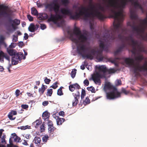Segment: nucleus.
<instances>
[{"label": "nucleus", "mask_w": 147, "mask_h": 147, "mask_svg": "<svg viewBox=\"0 0 147 147\" xmlns=\"http://www.w3.org/2000/svg\"><path fill=\"white\" fill-rule=\"evenodd\" d=\"M103 3L94 5L90 4L87 8H80L71 18H78L80 16L85 17H100L101 14L100 11L105 9L111 11V17L117 18L123 16L122 9L128 2L131 3L136 8L142 10V8L137 0H102Z\"/></svg>", "instance_id": "obj_1"}, {"label": "nucleus", "mask_w": 147, "mask_h": 147, "mask_svg": "<svg viewBox=\"0 0 147 147\" xmlns=\"http://www.w3.org/2000/svg\"><path fill=\"white\" fill-rule=\"evenodd\" d=\"M67 34L69 39L77 45V51L78 54L84 59H93V56L96 57L99 62L103 61L105 58L102 55L101 51L92 49L90 52H88L90 47H86L84 44L88 40L87 34L85 31L82 33L80 28L75 27L73 32L68 30Z\"/></svg>", "instance_id": "obj_2"}, {"label": "nucleus", "mask_w": 147, "mask_h": 147, "mask_svg": "<svg viewBox=\"0 0 147 147\" xmlns=\"http://www.w3.org/2000/svg\"><path fill=\"white\" fill-rule=\"evenodd\" d=\"M114 19L113 23V28L110 30L105 29L103 37L106 38L108 40H114L118 38L121 40L125 39L127 41L131 42L132 46L131 52L133 54L136 55L137 51L136 47L140 49V44L137 40H134L132 36L125 37L122 34H119L120 31L122 33L125 30V28L122 23V20L123 19Z\"/></svg>", "instance_id": "obj_3"}, {"label": "nucleus", "mask_w": 147, "mask_h": 147, "mask_svg": "<svg viewBox=\"0 0 147 147\" xmlns=\"http://www.w3.org/2000/svg\"><path fill=\"white\" fill-rule=\"evenodd\" d=\"M143 59L144 57L143 55H139L137 56H135L134 57L135 61L138 62L136 63H134V60L132 59L127 58L125 60L126 64L132 68L136 77L140 76V72L147 71V62L142 65L140 63V62Z\"/></svg>", "instance_id": "obj_4"}, {"label": "nucleus", "mask_w": 147, "mask_h": 147, "mask_svg": "<svg viewBox=\"0 0 147 147\" xmlns=\"http://www.w3.org/2000/svg\"><path fill=\"white\" fill-rule=\"evenodd\" d=\"M60 7L59 4L57 3L53 2L50 3H48L45 5V8L50 11L54 10L56 14L58 16V18H61L62 16L60 14L63 15H69L71 13L70 11L68 9H62L60 11H59V9Z\"/></svg>", "instance_id": "obj_5"}, {"label": "nucleus", "mask_w": 147, "mask_h": 147, "mask_svg": "<svg viewBox=\"0 0 147 147\" xmlns=\"http://www.w3.org/2000/svg\"><path fill=\"white\" fill-rule=\"evenodd\" d=\"M131 21L127 22V25L131 27L133 30L136 31L138 35L140 36L142 40L147 41V33L146 35L144 34L145 28L141 26H136V22L135 20L136 19H131Z\"/></svg>", "instance_id": "obj_6"}, {"label": "nucleus", "mask_w": 147, "mask_h": 147, "mask_svg": "<svg viewBox=\"0 0 147 147\" xmlns=\"http://www.w3.org/2000/svg\"><path fill=\"white\" fill-rule=\"evenodd\" d=\"M16 10L14 9L0 5V18H16Z\"/></svg>", "instance_id": "obj_7"}, {"label": "nucleus", "mask_w": 147, "mask_h": 147, "mask_svg": "<svg viewBox=\"0 0 147 147\" xmlns=\"http://www.w3.org/2000/svg\"><path fill=\"white\" fill-rule=\"evenodd\" d=\"M48 21L53 25L58 27H63L65 25V21L64 19H48Z\"/></svg>", "instance_id": "obj_8"}, {"label": "nucleus", "mask_w": 147, "mask_h": 147, "mask_svg": "<svg viewBox=\"0 0 147 147\" xmlns=\"http://www.w3.org/2000/svg\"><path fill=\"white\" fill-rule=\"evenodd\" d=\"M120 96V93L117 91L116 88H114L112 91L107 93V98L109 100L113 99Z\"/></svg>", "instance_id": "obj_9"}, {"label": "nucleus", "mask_w": 147, "mask_h": 147, "mask_svg": "<svg viewBox=\"0 0 147 147\" xmlns=\"http://www.w3.org/2000/svg\"><path fill=\"white\" fill-rule=\"evenodd\" d=\"M7 51L9 54L11 56H13L15 58L19 59H22L23 56V53L19 52L16 53V51L14 49H7Z\"/></svg>", "instance_id": "obj_10"}, {"label": "nucleus", "mask_w": 147, "mask_h": 147, "mask_svg": "<svg viewBox=\"0 0 147 147\" xmlns=\"http://www.w3.org/2000/svg\"><path fill=\"white\" fill-rule=\"evenodd\" d=\"M104 78L99 72H96L92 75V80L96 84L100 83V79Z\"/></svg>", "instance_id": "obj_11"}, {"label": "nucleus", "mask_w": 147, "mask_h": 147, "mask_svg": "<svg viewBox=\"0 0 147 147\" xmlns=\"http://www.w3.org/2000/svg\"><path fill=\"white\" fill-rule=\"evenodd\" d=\"M31 13L34 15H37L38 18H48L47 14L46 13H38V12L36 9L34 7L31 9Z\"/></svg>", "instance_id": "obj_12"}, {"label": "nucleus", "mask_w": 147, "mask_h": 147, "mask_svg": "<svg viewBox=\"0 0 147 147\" xmlns=\"http://www.w3.org/2000/svg\"><path fill=\"white\" fill-rule=\"evenodd\" d=\"M7 24L8 26H11L15 30L16 29V25H18L20 23V21L18 19H14L13 20L12 19H7Z\"/></svg>", "instance_id": "obj_13"}, {"label": "nucleus", "mask_w": 147, "mask_h": 147, "mask_svg": "<svg viewBox=\"0 0 147 147\" xmlns=\"http://www.w3.org/2000/svg\"><path fill=\"white\" fill-rule=\"evenodd\" d=\"M98 71L103 77L105 78L107 72V69L106 66L105 65H102L99 66L98 67Z\"/></svg>", "instance_id": "obj_14"}, {"label": "nucleus", "mask_w": 147, "mask_h": 147, "mask_svg": "<svg viewBox=\"0 0 147 147\" xmlns=\"http://www.w3.org/2000/svg\"><path fill=\"white\" fill-rule=\"evenodd\" d=\"M73 95L74 97V99L73 101L72 105L73 106H75L78 103V99L80 97V92L79 90H77L76 93H73Z\"/></svg>", "instance_id": "obj_15"}, {"label": "nucleus", "mask_w": 147, "mask_h": 147, "mask_svg": "<svg viewBox=\"0 0 147 147\" xmlns=\"http://www.w3.org/2000/svg\"><path fill=\"white\" fill-rule=\"evenodd\" d=\"M9 139H11V140H12V139H13L14 142L17 143H19L21 141L20 138L15 133L11 134V136Z\"/></svg>", "instance_id": "obj_16"}, {"label": "nucleus", "mask_w": 147, "mask_h": 147, "mask_svg": "<svg viewBox=\"0 0 147 147\" xmlns=\"http://www.w3.org/2000/svg\"><path fill=\"white\" fill-rule=\"evenodd\" d=\"M80 88V86L77 83L71 84L69 86V90L71 92L74 91L75 89L78 90Z\"/></svg>", "instance_id": "obj_17"}, {"label": "nucleus", "mask_w": 147, "mask_h": 147, "mask_svg": "<svg viewBox=\"0 0 147 147\" xmlns=\"http://www.w3.org/2000/svg\"><path fill=\"white\" fill-rule=\"evenodd\" d=\"M17 114V112L16 111L11 110V112H9L8 115V117L10 120H13L15 119L16 117H13V115H16Z\"/></svg>", "instance_id": "obj_18"}, {"label": "nucleus", "mask_w": 147, "mask_h": 147, "mask_svg": "<svg viewBox=\"0 0 147 147\" xmlns=\"http://www.w3.org/2000/svg\"><path fill=\"white\" fill-rule=\"evenodd\" d=\"M33 142L36 145V146L39 147L40 145L41 140L39 137L36 136L34 138Z\"/></svg>", "instance_id": "obj_19"}, {"label": "nucleus", "mask_w": 147, "mask_h": 147, "mask_svg": "<svg viewBox=\"0 0 147 147\" xmlns=\"http://www.w3.org/2000/svg\"><path fill=\"white\" fill-rule=\"evenodd\" d=\"M54 116H56L55 114H53V116L56 119L57 125H62V123L65 121V119L64 118H60L58 116L55 117Z\"/></svg>", "instance_id": "obj_20"}, {"label": "nucleus", "mask_w": 147, "mask_h": 147, "mask_svg": "<svg viewBox=\"0 0 147 147\" xmlns=\"http://www.w3.org/2000/svg\"><path fill=\"white\" fill-rule=\"evenodd\" d=\"M50 113L47 111H45L42 114V117L43 119L45 120H48L50 117Z\"/></svg>", "instance_id": "obj_21"}, {"label": "nucleus", "mask_w": 147, "mask_h": 147, "mask_svg": "<svg viewBox=\"0 0 147 147\" xmlns=\"http://www.w3.org/2000/svg\"><path fill=\"white\" fill-rule=\"evenodd\" d=\"M42 123V121L40 119H37L33 123V124L35 125L36 128H38Z\"/></svg>", "instance_id": "obj_22"}, {"label": "nucleus", "mask_w": 147, "mask_h": 147, "mask_svg": "<svg viewBox=\"0 0 147 147\" xmlns=\"http://www.w3.org/2000/svg\"><path fill=\"white\" fill-rule=\"evenodd\" d=\"M125 46V44H123L120 46L117 50L114 52L115 55H117L118 53L122 51L123 49H124Z\"/></svg>", "instance_id": "obj_23"}, {"label": "nucleus", "mask_w": 147, "mask_h": 147, "mask_svg": "<svg viewBox=\"0 0 147 147\" xmlns=\"http://www.w3.org/2000/svg\"><path fill=\"white\" fill-rule=\"evenodd\" d=\"M28 30L31 32H34L35 30L34 28V24L33 23H31L28 28Z\"/></svg>", "instance_id": "obj_24"}, {"label": "nucleus", "mask_w": 147, "mask_h": 147, "mask_svg": "<svg viewBox=\"0 0 147 147\" xmlns=\"http://www.w3.org/2000/svg\"><path fill=\"white\" fill-rule=\"evenodd\" d=\"M6 138V136L4 134H3V135L1 136L0 137V140L1 141V143L2 144H6V141L5 139Z\"/></svg>", "instance_id": "obj_25"}, {"label": "nucleus", "mask_w": 147, "mask_h": 147, "mask_svg": "<svg viewBox=\"0 0 147 147\" xmlns=\"http://www.w3.org/2000/svg\"><path fill=\"white\" fill-rule=\"evenodd\" d=\"M100 47L102 49V50H105V51L107 52L108 50V48L106 47L104 43L101 42L99 44Z\"/></svg>", "instance_id": "obj_26"}, {"label": "nucleus", "mask_w": 147, "mask_h": 147, "mask_svg": "<svg viewBox=\"0 0 147 147\" xmlns=\"http://www.w3.org/2000/svg\"><path fill=\"white\" fill-rule=\"evenodd\" d=\"M18 60L21 61L22 59H19L15 58V57H12L11 61L12 64L13 65H16L18 64Z\"/></svg>", "instance_id": "obj_27"}, {"label": "nucleus", "mask_w": 147, "mask_h": 147, "mask_svg": "<svg viewBox=\"0 0 147 147\" xmlns=\"http://www.w3.org/2000/svg\"><path fill=\"white\" fill-rule=\"evenodd\" d=\"M105 87L107 89H112L113 90L114 88H116L115 87L111 85L110 83H108L106 84L105 86Z\"/></svg>", "instance_id": "obj_28"}, {"label": "nucleus", "mask_w": 147, "mask_h": 147, "mask_svg": "<svg viewBox=\"0 0 147 147\" xmlns=\"http://www.w3.org/2000/svg\"><path fill=\"white\" fill-rule=\"evenodd\" d=\"M49 137L47 135H45L42 137V142L44 143H46L49 140Z\"/></svg>", "instance_id": "obj_29"}, {"label": "nucleus", "mask_w": 147, "mask_h": 147, "mask_svg": "<svg viewBox=\"0 0 147 147\" xmlns=\"http://www.w3.org/2000/svg\"><path fill=\"white\" fill-rule=\"evenodd\" d=\"M63 88V87L61 86L59 88L58 90L57 91V94L58 95L61 96L63 94V93L62 90V89Z\"/></svg>", "instance_id": "obj_30"}, {"label": "nucleus", "mask_w": 147, "mask_h": 147, "mask_svg": "<svg viewBox=\"0 0 147 147\" xmlns=\"http://www.w3.org/2000/svg\"><path fill=\"white\" fill-rule=\"evenodd\" d=\"M49 132V133L53 134L56 128L53 126L48 127Z\"/></svg>", "instance_id": "obj_31"}, {"label": "nucleus", "mask_w": 147, "mask_h": 147, "mask_svg": "<svg viewBox=\"0 0 147 147\" xmlns=\"http://www.w3.org/2000/svg\"><path fill=\"white\" fill-rule=\"evenodd\" d=\"M90 100L88 97H86L85 100L83 101V103L84 105H86L90 103Z\"/></svg>", "instance_id": "obj_32"}, {"label": "nucleus", "mask_w": 147, "mask_h": 147, "mask_svg": "<svg viewBox=\"0 0 147 147\" xmlns=\"http://www.w3.org/2000/svg\"><path fill=\"white\" fill-rule=\"evenodd\" d=\"M45 90V88H44L42 85L41 88H40L38 89L39 92L41 95H42Z\"/></svg>", "instance_id": "obj_33"}, {"label": "nucleus", "mask_w": 147, "mask_h": 147, "mask_svg": "<svg viewBox=\"0 0 147 147\" xmlns=\"http://www.w3.org/2000/svg\"><path fill=\"white\" fill-rule=\"evenodd\" d=\"M53 90L52 89H48L47 90V96H51L53 93Z\"/></svg>", "instance_id": "obj_34"}, {"label": "nucleus", "mask_w": 147, "mask_h": 147, "mask_svg": "<svg viewBox=\"0 0 147 147\" xmlns=\"http://www.w3.org/2000/svg\"><path fill=\"white\" fill-rule=\"evenodd\" d=\"M45 124L43 123L40 127V129L41 132H44L45 130Z\"/></svg>", "instance_id": "obj_35"}, {"label": "nucleus", "mask_w": 147, "mask_h": 147, "mask_svg": "<svg viewBox=\"0 0 147 147\" xmlns=\"http://www.w3.org/2000/svg\"><path fill=\"white\" fill-rule=\"evenodd\" d=\"M59 84L58 82H56L54 83L51 86H50V88H52L54 89H55L58 87L57 84Z\"/></svg>", "instance_id": "obj_36"}, {"label": "nucleus", "mask_w": 147, "mask_h": 147, "mask_svg": "<svg viewBox=\"0 0 147 147\" xmlns=\"http://www.w3.org/2000/svg\"><path fill=\"white\" fill-rule=\"evenodd\" d=\"M87 89L89 91H90L94 93L95 92L94 88L92 86L87 87Z\"/></svg>", "instance_id": "obj_37"}, {"label": "nucleus", "mask_w": 147, "mask_h": 147, "mask_svg": "<svg viewBox=\"0 0 147 147\" xmlns=\"http://www.w3.org/2000/svg\"><path fill=\"white\" fill-rule=\"evenodd\" d=\"M76 69H74V70H72L71 73V77L72 78H74L76 74Z\"/></svg>", "instance_id": "obj_38"}, {"label": "nucleus", "mask_w": 147, "mask_h": 147, "mask_svg": "<svg viewBox=\"0 0 147 147\" xmlns=\"http://www.w3.org/2000/svg\"><path fill=\"white\" fill-rule=\"evenodd\" d=\"M86 94V93L85 90L84 89H82L81 95V98L82 99L84 98V97L85 96Z\"/></svg>", "instance_id": "obj_39"}, {"label": "nucleus", "mask_w": 147, "mask_h": 147, "mask_svg": "<svg viewBox=\"0 0 147 147\" xmlns=\"http://www.w3.org/2000/svg\"><path fill=\"white\" fill-rule=\"evenodd\" d=\"M4 55V53L2 51H1L0 52V60L2 61L3 62V57Z\"/></svg>", "instance_id": "obj_40"}, {"label": "nucleus", "mask_w": 147, "mask_h": 147, "mask_svg": "<svg viewBox=\"0 0 147 147\" xmlns=\"http://www.w3.org/2000/svg\"><path fill=\"white\" fill-rule=\"evenodd\" d=\"M51 81V80L47 78V77L45 78L44 82L45 83L47 84H49Z\"/></svg>", "instance_id": "obj_41"}, {"label": "nucleus", "mask_w": 147, "mask_h": 147, "mask_svg": "<svg viewBox=\"0 0 147 147\" xmlns=\"http://www.w3.org/2000/svg\"><path fill=\"white\" fill-rule=\"evenodd\" d=\"M39 23L40 25V28L41 29L44 30L47 28L45 24Z\"/></svg>", "instance_id": "obj_42"}, {"label": "nucleus", "mask_w": 147, "mask_h": 147, "mask_svg": "<svg viewBox=\"0 0 147 147\" xmlns=\"http://www.w3.org/2000/svg\"><path fill=\"white\" fill-rule=\"evenodd\" d=\"M5 39V37L3 35L0 36V43H3Z\"/></svg>", "instance_id": "obj_43"}, {"label": "nucleus", "mask_w": 147, "mask_h": 147, "mask_svg": "<svg viewBox=\"0 0 147 147\" xmlns=\"http://www.w3.org/2000/svg\"><path fill=\"white\" fill-rule=\"evenodd\" d=\"M131 18H138L137 15L135 13H131Z\"/></svg>", "instance_id": "obj_44"}, {"label": "nucleus", "mask_w": 147, "mask_h": 147, "mask_svg": "<svg viewBox=\"0 0 147 147\" xmlns=\"http://www.w3.org/2000/svg\"><path fill=\"white\" fill-rule=\"evenodd\" d=\"M23 136L24 137L26 138V139L28 140H30L31 137L30 134H26L25 135V136L24 135Z\"/></svg>", "instance_id": "obj_45"}, {"label": "nucleus", "mask_w": 147, "mask_h": 147, "mask_svg": "<svg viewBox=\"0 0 147 147\" xmlns=\"http://www.w3.org/2000/svg\"><path fill=\"white\" fill-rule=\"evenodd\" d=\"M62 4L65 5H66L68 3V0H63L62 1Z\"/></svg>", "instance_id": "obj_46"}, {"label": "nucleus", "mask_w": 147, "mask_h": 147, "mask_svg": "<svg viewBox=\"0 0 147 147\" xmlns=\"http://www.w3.org/2000/svg\"><path fill=\"white\" fill-rule=\"evenodd\" d=\"M107 72H108L110 74L111 73H113L115 72V70L114 69H107Z\"/></svg>", "instance_id": "obj_47"}, {"label": "nucleus", "mask_w": 147, "mask_h": 147, "mask_svg": "<svg viewBox=\"0 0 147 147\" xmlns=\"http://www.w3.org/2000/svg\"><path fill=\"white\" fill-rule=\"evenodd\" d=\"M48 127L53 126V124L52 121L50 120L48 121Z\"/></svg>", "instance_id": "obj_48"}, {"label": "nucleus", "mask_w": 147, "mask_h": 147, "mask_svg": "<svg viewBox=\"0 0 147 147\" xmlns=\"http://www.w3.org/2000/svg\"><path fill=\"white\" fill-rule=\"evenodd\" d=\"M20 90L18 89H17L16 90L15 92V94L17 97H18L20 95Z\"/></svg>", "instance_id": "obj_49"}, {"label": "nucleus", "mask_w": 147, "mask_h": 147, "mask_svg": "<svg viewBox=\"0 0 147 147\" xmlns=\"http://www.w3.org/2000/svg\"><path fill=\"white\" fill-rule=\"evenodd\" d=\"M21 106L22 109H26L28 107V106L27 105H22Z\"/></svg>", "instance_id": "obj_50"}, {"label": "nucleus", "mask_w": 147, "mask_h": 147, "mask_svg": "<svg viewBox=\"0 0 147 147\" xmlns=\"http://www.w3.org/2000/svg\"><path fill=\"white\" fill-rule=\"evenodd\" d=\"M84 84L85 85L88 86L89 84V82L88 80L86 79L84 81Z\"/></svg>", "instance_id": "obj_51"}, {"label": "nucleus", "mask_w": 147, "mask_h": 147, "mask_svg": "<svg viewBox=\"0 0 147 147\" xmlns=\"http://www.w3.org/2000/svg\"><path fill=\"white\" fill-rule=\"evenodd\" d=\"M18 40V37L16 36L15 35H13V38L12 41L13 42H16Z\"/></svg>", "instance_id": "obj_52"}, {"label": "nucleus", "mask_w": 147, "mask_h": 147, "mask_svg": "<svg viewBox=\"0 0 147 147\" xmlns=\"http://www.w3.org/2000/svg\"><path fill=\"white\" fill-rule=\"evenodd\" d=\"M27 141L26 140H23V142H22V144L25 146H28V143Z\"/></svg>", "instance_id": "obj_53"}, {"label": "nucleus", "mask_w": 147, "mask_h": 147, "mask_svg": "<svg viewBox=\"0 0 147 147\" xmlns=\"http://www.w3.org/2000/svg\"><path fill=\"white\" fill-rule=\"evenodd\" d=\"M117 83L116 85L117 86L120 85L121 84V81L120 80H118L117 81Z\"/></svg>", "instance_id": "obj_54"}, {"label": "nucleus", "mask_w": 147, "mask_h": 147, "mask_svg": "<svg viewBox=\"0 0 147 147\" xmlns=\"http://www.w3.org/2000/svg\"><path fill=\"white\" fill-rule=\"evenodd\" d=\"M4 57L6 58L8 60H9V57L7 55V54L4 53V55L3 57Z\"/></svg>", "instance_id": "obj_55"}, {"label": "nucleus", "mask_w": 147, "mask_h": 147, "mask_svg": "<svg viewBox=\"0 0 147 147\" xmlns=\"http://www.w3.org/2000/svg\"><path fill=\"white\" fill-rule=\"evenodd\" d=\"M49 104V102L47 101H45L43 102L42 105L44 106H46L47 105Z\"/></svg>", "instance_id": "obj_56"}, {"label": "nucleus", "mask_w": 147, "mask_h": 147, "mask_svg": "<svg viewBox=\"0 0 147 147\" xmlns=\"http://www.w3.org/2000/svg\"><path fill=\"white\" fill-rule=\"evenodd\" d=\"M15 44L13 43H11V44L9 46V48H13L15 47V46H14Z\"/></svg>", "instance_id": "obj_57"}, {"label": "nucleus", "mask_w": 147, "mask_h": 147, "mask_svg": "<svg viewBox=\"0 0 147 147\" xmlns=\"http://www.w3.org/2000/svg\"><path fill=\"white\" fill-rule=\"evenodd\" d=\"M24 38L25 40H27L28 38V36L27 34L26 33H25L24 34Z\"/></svg>", "instance_id": "obj_58"}, {"label": "nucleus", "mask_w": 147, "mask_h": 147, "mask_svg": "<svg viewBox=\"0 0 147 147\" xmlns=\"http://www.w3.org/2000/svg\"><path fill=\"white\" fill-rule=\"evenodd\" d=\"M122 92L125 94H127L129 93V92L128 91H127L125 89H123L122 90Z\"/></svg>", "instance_id": "obj_59"}, {"label": "nucleus", "mask_w": 147, "mask_h": 147, "mask_svg": "<svg viewBox=\"0 0 147 147\" xmlns=\"http://www.w3.org/2000/svg\"><path fill=\"white\" fill-rule=\"evenodd\" d=\"M39 25L38 24H36L35 25H34V28L35 30H38V28H39Z\"/></svg>", "instance_id": "obj_60"}, {"label": "nucleus", "mask_w": 147, "mask_h": 147, "mask_svg": "<svg viewBox=\"0 0 147 147\" xmlns=\"http://www.w3.org/2000/svg\"><path fill=\"white\" fill-rule=\"evenodd\" d=\"M59 115H60L62 116H64V112L63 111H60L59 113Z\"/></svg>", "instance_id": "obj_61"}, {"label": "nucleus", "mask_w": 147, "mask_h": 147, "mask_svg": "<svg viewBox=\"0 0 147 147\" xmlns=\"http://www.w3.org/2000/svg\"><path fill=\"white\" fill-rule=\"evenodd\" d=\"M4 131V130L2 129H0V137H1V136L2 135H3L2 134L3 132Z\"/></svg>", "instance_id": "obj_62"}, {"label": "nucleus", "mask_w": 147, "mask_h": 147, "mask_svg": "<svg viewBox=\"0 0 147 147\" xmlns=\"http://www.w3.org/2000/svg\"><path fill=\"white\" fill-rule=\"evenodd\" d=\"M24 127L25 128L24 129H30V126H29L28 125H27L24 126Z\"/></svg>", "instance_id": "obj_63"}, {"label": "nucleus", "mask_w": 147, "mask_h": 147, "mask_svg": "<svg viewBox=\"0 0 147 147\" xmlns=\"http://www.w3.org/2000/svg\"><path fill=\"white\" fill-rule=\"evenodd\" d=\"M80 68L82 70H84L85 68L84 65H82L81 66Z\"/></svg>", "instance_id": "obj_64"}]
</instances>
